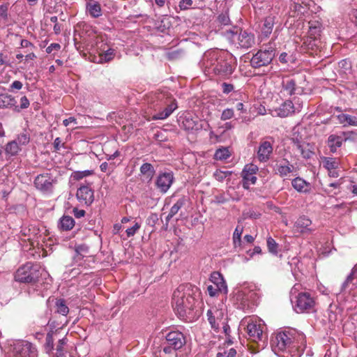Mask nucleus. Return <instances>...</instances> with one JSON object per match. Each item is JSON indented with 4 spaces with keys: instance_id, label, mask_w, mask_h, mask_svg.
Listing matches in <instances>:
<instances>
[{
    "instance_id": "a878e982",
    "label": "nucleus",
    "mask_w": 357,
    "mask_h": 357,
    "mask_svg": "<svg viewBox=\"0 0 357 357\" xmlns=\"http://www.w3.org/2000/svg\"><path fill=\"white\" fill-rule=\"evenodd\" d=\"M278 116L286 117L294 112V106L291 100H287L282 103L276 110Z\"/></svg>"
},
{
    "instance_id": "338daca9",
    "label": "nucleus",
    "mask_w": 357,
    "mask_h": 357,
    "mask_svg": "<svg viewBox=\"0 0 357 357\" xmlns=\"http://www.w3.org/2000/svg\"><path fill=\"white\" fill-rule=\"evenodd\" d=\"M192 4V0H181L178 6L181 10H187Z\"/></svg>"
},
{
    "instance_id": "603ef678",
    "label": "nucleus",
    "mask_w": 357,
    "mask_h": 357,
    "mask_svg": "<svg viewBox=\"0 0 357 357\" xmlns=\"http://www.w3.org/2000/svg\"><path fill=\"white\" fill-rule=\"evenodd\" d=\"M229 201V198L227 197L224 192L219 193L215 195L213 197V199L211 201L212 203L216 204H225Z\"/></svg>"
},
{
    "instance_id": "4be33fe9",
    "label": "nucleus",
    "mask_w": 357,
    "mask_h": 357,
    "mask_svg": "<svg viewBox=\"0 0 357 357\" xmlns=\"http://www.w3.org/2000/svg\"><path fill=\"white\" fill-rule=\"evenodd\" d=\"M50 301H55L54 307L56 308L55 313L59 314L66 318L69 312V307L67 305L66 301L63 298H54L50 297L47 299V303H50Z\"/></svg>"
},
{
    "instance_id": "bb28decb",
    "label": "nucleus",
    "mask_w": 357,
    "mask_h": 357,
    "mask_svg": "<svg viewBox=\"0 0 357 357\" xmlns=\"http://www.w3.org/2000/svg\"><path fill=\"white\" fill-rule=\"evenodd\" d=\"M336 117L339 123L342 124L343 126H357V116L342 113L337 115Z\"/></svg>"
},
{
    "instance_id": "39448f33",
    "label": "nucleus",
    "mask_w": 357,
    "mask_h": 357,
    "mask_svg": "<svg viewBox=\"0 0 357 357\" xmlns=\"http://www.w3.org/2000/svg\"><path fill=\"white\" fill-rule=\"evenodd\" d=\"M40 275V266L32 262H27L17 270L15 280L21 283L34 284L38 281Z\"/></svg>"
},
{
    "instance_id": "f8f14e48",
    "label": "nucleus",
    "mask_w": 357,
    "mask_h": 357,
    "mask_svg": "<svg viewBox=\"0 0 357 357\" xmlns=\"http://www.w3.org/2000/svg\"><path fill=\"white\" fill-rule=\"evenodd\" d=\"M76 197L80 203L90 206L94 200V191L91 188V183L80 185L77 190Z\"/></svg>"
},
{
    "instance_id": "c85d7f7f",
    "label": "nucleus",
    "mask_w": 357,
    "mask_h": 357,
    "mask_svg": "<svg viewBox=\"0 0 357 357\" xmlns=\"http://www.w3.org/2000/svg\"><path fill=\"white\" fill-rule=\"evenodd\" d=\"M75 225L74 219L68 215H63L59 220V227L63 231H69Z\"/></svg>"
},
{
    "instance_id": "412c9836",
    "label": "nucleus",
    "mask_w": 357,
    "mask_h": 357,
    "mask_svg": "<svg viewBox=\"0 0 357 357\" xmlns=\"http://www.w3.org/2000/svg\"><path fill=\"white\" fill-rule=\"evenodd\" d=\"M140 175L143 177V181H146L147 183H150L155 174V170L152 164L149 162H145L139 168Z\"/></svg>"
},
{
    "instance_id": "09e8293b",
    "label": "nucleus",
    "mask_w": 357,
    "mask_h": 357,
    "mask_svg": "<svg viewBox=\"0 0 357 357\" xmlns=\"http://www.w3.org/2000/svg\"><path fill=\"white\" fill-rule=\"evenodd\" d=\"M323 165L328 170L335 169L337 167V162L334 158H324L323 160Z\"/></svg>"
},
{
    "instance_id": "b1692460",
    "label": "nucleus",
    "mask_w": 357,
    "mask_h": 357,
    "mask_svg": "<svg viewBox=\"0 0 357 357\" xmlns=\"http://www.w3.org/2000/svg\"><path fill=\"white\" fill-rule=\"evenodd\" d=\"M86 10L93 18L102 16V8L99 2L89 1L86 4Z\"/></svg>"
},
{
    "instance_id": "c9c22d12",
    "label": "nucleus",
    "mask_w": 357,
    "mask_h": 357,
    "mask_svg": "<svg viewBox=\"0 0 357 357\" xmlns=\"http://www.w3.org/2000/svg\"><path fill=\"white\" fill-rule=\"evenodd\" d=\"M54 334H56V333H53V331H49L46 335L44 348H45L46 353H47L49 354H52L53 351H54L53 335Z\"/></svg>"
},
{
    "instance_id": "a211bd4d",
    "label": "nucleus",
    "mask_w": 357,
    "mask_h": 357,
    "mask_svg": "<svg viewBox=\"0 0 357 357\" xmlns=\"http://www.w3.org/2000/svg\"><path fill=\"white\" fill-rule=\"evenodd\" d=\"M273 150V144L271 142L267 140L261 141L257 151V158L259 161L266 162L268 160Z\"/></svg>"
},
{
    "instance_id": "f257e3e1",
    "label": "nucleus",
    "mask_w": 357,
    "mask_h": 357,
    "mask_svg": "<svg viewBox=\"0 0 357 357\" xmlns=\"http://www.w3.org/2000/svg\"><path fill=\"white\" fill-rule=\"evenodd\" d=\"M199 294V288L191 284L179 285L173 293L172 306L176 314L182 319L191 318Z\"/></svg>"
},
{
    "instance_id": "aec40b11",
    "label": "nucleus",
    "mask_w": 357,
    "mask_h": 357,
    "mask_svg": "<svg viewBox=\"0 0 357 357\" xmlns=\"http://www.w3.org/2000/svg\"><path fill=\"white\" fill-rule=\"evenodd\" d=\"M17 103L15 98L8 93H0V109H12L14 111V106Z\"/></svg>"
},
{
    "instance_id": "e2e57ef3",
    "label": "nucleus",
    "mask_w": 357,
    "mask_h": 357,
    "mask_svg": "<svg viewBox=\"0 0 357 357\" xmlns=\"http://www.w3.org/2000/svg\"><path fill=\"white\" fill-rule=\"evenodd\" d=\"M221 325H222L223 333L227 336V338L228 340V342L230 343V344H232L233 342L229 339L230 332H231V329H230L229 325L227 324V321L225 322H224L223 324H222Z\"/></svg>"
},
{
    "instance_id": "de8ad7c7",
    "label": "nucleus",
    "mask_w": 357,
    "mask_h": 357,
    "mask_svg": "<svg viewBox=\"0 0 357 357\" xmlns=\"http://www.w3.org/2000/svg\"><path fill=\"white\" fill-rule=\"evenodd\" d=\"M92 170H84V171H75L73 172L71 174V177L75 181H79L82 179L84 177L89 176L91 174H93Z\"/></svg>"
},
{
    "instance_id": "2f4dec72",
    "label": "nucleus",
    "mask_w": 357,
    "mask_h": 357,
    "mask_svg": "<svg viewBox=\"0 0 357 357\" xmlns=\"http://www.w3.org/2000/svg\"><path fill=\"white\" fill-rule=\"evenodd\" d=\"M75 251L77 254L75 257L77 259H74V260L76 262H79L82 259H83V258L84 257V254L89 253V247L84 243L76 245L75 246Z\"/></svg>"
},
{
    "instance_id": "c03bdc74",
    "label": "nucleus",
    "mask_w": 357,
    "mask_h": 357,
    "mask_svg": "<svg viewBox=\"0 0 357 357\" xmlns=\"http://www.w3.org/2000/svg\"><path fill=\"white\" fill-rule=\"evenodd\" d=\"M216 22L220 26H226L231 24V20L229 19L228 12L220 14L218 17Z\"/></svg>"
},
{
    "instance_id": "393cba45",
    "label": "nucleus",
    "mask_w": 357,
    "mask_h": 357,
    "mask_svg": "<svg viewBox=\"0 0 357 357\" xmlns=\"http://www.w3.org/2000/svg\"><path fill=\"white\" fill-rule=\"evenodd\" d=\"M275 17L273 15L267 16L263 22L261 28V34L263 36L267 38L272 33L273 26L275 24Z\"/></svg>"
},
{
    "instance_id": "3c124183",
    "label": "nucleus",
    "mask_w": 357,
    "mask_h": 357,
    "mask_svg": "<svg viewBox=\"0 0 357 357\" xmlns=\"http://www.w3.org/2000/svg\"><path fill=\"white\" fill-rule=\"evenodd\" d=\"M231 172L218 169L214 172L213 176L217 181L222 182L227 176H231Z\"/></svg>"
},
{
    "instance_id": "a18cd8bd",
    "label": "nucleus",
    "mask_w": 357,
    "mask_h": 357,
    "mask_svg": "<svg viewBox=\"0 0 357 357\" xmlns=\"http://www.w3.org/2000/svg\"><path fill=\"white\" fill-rule=\"evenodd\" d=\"M30 105V102L26 96H23L20 98V104H15L14 106V112H20L22 109H27Z\"/></svg>"
},
{
    "instance_id": "37998d69",
    "label": "nucleus",
    "mask_w": 357,
    "mask_h": 357,
    "mask_svg": "<svg viewBox=\"0 0 357 357\" xmlns=\"http://www.w3.org/2000/svg\"><path fill=\"white\" fill-rule=\"evenodd\" d=\"M296 146L297 149L300 150L303 158H310L312 154V151L311 150L312 146L309 144H301L299 143H296Z\"/></svg>"
},
{
    "instance_id": "9d476101",
    "label": "nucleus",
    "mask_w": 357,
    "mask_h": 357,
    "mask_svg": "<svg viewBox=\"0 0 357 357\" xmlns=\"http://www.w3.org/2000/svg\"><path fill=\"white\" fill-rule=\"evenodd\" d=\"M206 316L211 328L216 333L219 332L220 325L227 321V317H225V310L216 307L209 309L206 312Z\"/></svg>"
},
{
    "instance_id": "2eb2a0df",
    "label": "nucleus",
    "mask_w": 357,
    "mask_h": 357,
    "mask_svg": "<svg viewBox=\"0 0 357 357\" xmlns=\"http://www.w3.org/2000/svg\"><path fill=\"white\" fill-rule=\"evenodd\" d=\"M166 342L174 349H179L185 344V337L181 332L174 331L167 334Z\"/></svg>"
},
{
    "instance_id": "473e14b6",
    "label": "nucleus",
    "mask_w": 357,
    "mask_h": 357,
    "mask_svg": "<svg viewBox=\"0 0 357 357\" xmlns=\"http://www.w3.org/2000/svg\"><path fill=\"white\" fill-rule=\"evenodd\" d=\"M239 29L237 26H232L229 29H226L222 34L232 43H236L238 35L239 33Z\"/></svg>"
},
{
    "instance_id": "9b49d317",
    "label": "nucleus",
    "mask_w": 357,
    "mask_h": 357,
    "mask_svg": "<svg viewBox=\"0 0 357 357\" xmlns=\"http://www.w3.org/2000/svg\"><path fill=\"white\" fill-rule=\"evenodd\" d=\"M174 181L172 171L160 172L155 179V186L161 193H166Z\"/></svg>"
},
{
    "instance_id": "0e129e2a",
    "label": "nucleus",
    "mask_w": 357,
    "mask_h": 357,
    "mask_svg": "<svg viewBox=\"0 0 357 357\" xmlns=\"http://www.w3.org/2000/svg\"><path fill=\"white\" fill-rule=\"evenodd\" d=\"M213 282L214 285H208L207 287V291L211 297L215 296L218 294V287H216L215 281L213 280Z\"/></svg>"
},
{
    "instance_id": "5701e85b",
    "label": "nucleus",
    "mask_w": 357,
    "mask_h": 357,
    "mask_svg": "<svg viewBox=\"0 0 357 357\" xmlns=\"http://www.w3.org/2000/svg\"><path fill=\"white\" fill-rule=\"evenodd\" d=\"M311 225L312 220L305 215H302L295 222L294 229L297 232L303 233L310 230L309 227Z\"/></svg>"
},
{
    "instance_id": "49530a36",
    "label": "nucleus",
    "mask_w": 357,
    "mask_h": 357,
    "mask_svg": "<svg viewBox=\"0 0 357 357\" xmlns=\"http://www.w3.org/2000/svg\"><path fill=\"white\" fill-rule=\"evenodd\" d=\"M17 142V144L21 146L26 145L29 143L30 141V135L26 130H24L22 132L18 135L17 139H15Z\"/></svg>"
},
{
    "instance_id": "7ed1b4c3",
    "label": "nucleus",
    "mask_w": 357,
    "mask_h": 357,
    "mask_svg": "<svg viewBox=\"0 0 357 357\" xmlns=\"http://www.w3.org/2000/svg\"><path fill=\"white\" fill-rule=\"evenodd\" d=\"M147 101L153 109L148 121L165 120L175 111L178 106L175 98L166 91H155L149 93Z\"/></svg>"
},
{
    "instance_id": "774afa93",
    "label": "nucleus",
    "mask_w": 357,
    "mask_h": 357,
    "mask_svg": "<svg viewBox=\"0 0 357 357\" xmlns=\"http://www.w3.org/2000/svg\"><path fill=\"white\" fill-rule=\"evenodd\" d=\"M344 135H345V138H344L345 141H347V140L356 141L357 140V130L344 133Z\"/></svg>"
},
{
    "instance_id": "13d9d810",
    "label": "nucleus",
    "mask_w": 357,
    "mask_h": 357,
    "mask_svg": "<svg viewBox=\"0 0 357 357\" xmlns=\"http://www.w3.org/2000/svg\"><path fill=\"white\" fill-rule=\"evenodd\" d=\"M338 66L344 73L351 68V62L348 59H342L338 63Z\"/></svg>"
},
{
    "instance_id": "4c0bfd02",
    "label": "nucleus",
    "mask_w": 357,
    "mask_h": 357,
    "mask_svg": "<svg viewBox=\"0 0 357 357\" xmlns=\"http://www.w3.org/2000/svg\"><path fill=\"white\" fill-rule=\"evenodd\" d=\"M231 155V153L227 147H222L216 150L214 158L217 160H226Z\"/></svg>"
},
{
    "instance_id": "4468645a",
    "label": "nucleus",
    "mask_w": 357,
    "mask_h": 357,
    "mask_svg": "<svg viewBox=\"0 0 357 357\" xmlns=\"http://www.w3.org/2000/svg\"><path fill=\"white\" fill-rule=\"evenodd\" d=\"M312 303V298H311L310 293H300L298 296H296V304L294 305L295 310L297 312H303L311 308Z\"/></svg>"
},
{
    "instance_id": "c756f323",
    "label": "nucleus",
    "mask_w": 357,
    "mask_h": 357,
    "mask_svg": "<svg viewBox=\"0 0 357 357\" xmlns=\"http://www.w3.org/2000/svg\"><path fill=\"white\" fill-rule=\"evenodd\" d=\"M294 166L292 165H290L287 160H284L283 162H280L279 165H277L276 169L277 172L281 176H287L289 174L292 172Z\"/></svg>"
},
{
    "instance_id": "cd10ccee",
    "label": "nucleus",
    "mask_w": 357,
    "mask_h": 357,
    "mask_svg": "<svg viewBox=\"0 0 357 357\" xmlns=\"http://www.w3.org/2000/svg\"><path fill=\"white\" fill-rule=\"evenodd\" d=\"M67 324L68 321L66 318H64L63 320L59 321L54 317L49 319L46 325L50 326V331H53V333H56L59 330L62 329L65 326L67 325Z\"/></svg>"
},
{
    "instance_id": "a19ab883",
    "label": "nucleus",
    "mask_w": 357,
    "mask_h": 357,
    "mask_svg": "<svg viewBox=\"0 0 357 357\" xmlns=\"http://www.w3.org/2000/svg\"><path fill=\"white\" fill-rule=\"evenodd\" d=\"M67 341L66 337L59 340L56 347V353L53 357H66L64 346L67 344Z\"/></svg>"
},
{
    "instance_id": "6e6552de",
    "label": "nucleus",
    "mask_w": 357,
    "mask_h": 357,
    "mask_svg": "<svg viewBox=\"0 0 357 357\" xmlns=\"http://www.w3.org/2000/svg\"><path fill=\"white\" fill-rule=\"evenodd\" d=\"M57 180L50 173L38 175L34 179V186L43 194H52Z\"/></svg>"
},
{
    "instance_id": "72a5a7b5",
    "label": "nucleus",
    "mask_w": 357,
    "mask_h": 357,
    "mask_svg": "<svg viewBox=\"0 0 357 357\" xmlns=\"http://www.w3.org/2000/svg\"><path fill=\"white\" fill-rule=\"evenodd\" d=\"M211 278L212 281H213V280H218L215 282L216 287H218V293L223 292L226 294L227 292V287L223 280L222 275L219 273H213L211 275Z\"/></svg>"
},
{
    "instance_id": "e433bc0d",
    "label": "nucleus",
    "mask_w": 357,
    "mask_h": 357,
    "mask_svg": "<svg viewBox=\"0 0 357 357\" xmlns=\"http://www.w3.org/2000/svg\"><path fill=\"white\" fill-rule=\"evenodd\" d=\"M21 150L17 140L8 142L5 148L6 153L10 155H15Z\"/></svg>"
},
{
    "instance_id": "f3484780",
    "label": "nucleus",
    "mask_w": 357,
    "mask_h": 357,
    "mask_svg": "<svg viewBox=\"0 0 357 357\" xmlns=\"http://www.w3.org/2000/svg\"><path fill=\"white\" fill-rule=\"evenodd\" d=\"M255 43V36L245 30H240L236 45L243 49H248L254 45Z\"/></svg>"
},
{
    "instance_id": "7c9ffc66",
    "label": "nucleus",
    "mask_w": 357,
    "mask_h": 357,
    "mask_svg": "<svg viewBox=\"0 0 357 357\" xmlns=\"http://www.w3.org/2000/svg\"><path fill=\"white\" fill-rule=\"evenodd\" d=\"M343 139L340 136L331 135L328 139V146L332 152H335L337 149L342 146Z\"/></svg>"
},
{
    "instance_id": "58836bf2",
    "label": "nucleus",
    "mask_w": 357,
    "mask_h": 357,
    "mask_svg": "<svg viewBox=\"0 0 357 357\" xmlns=\"http://www.w3.org/2000/svg\"><path fill=\"white\" fill-rule=\"evenodd\" d=\"M189 201V198L187 196H181L176 202L172 206L170 211L172 213H174L175 215L178 212V211L184 206Z\"/></svg>"
},
{
    "instance_id": "6ab92c4d",
    "label": "nucleus",
    "mask_w": 357,
    "mask_h": 357,
    "mask_svg": "<svg viewBox=\"0 0 357 357\" xmlns=\"http://www.w3.org/2000/svg\"><path fill=\"white\" fill-rule=\"evenodd\" d=\"M296 82L294 79L289 77H283L282 81V90L284 96H291L296 93Z\"/></svg>"
},
{
    "instance_id": "69168bd1",
    "label": "nucleus",
    "mask_w": 357,
    "mask_h": 357,
    "mask_svg": "<svg viewBox=\"0 0 357 357\" xmlns=\"http://www.w3.org/2000/svg\"><path fill=\"white\" fill-rule=\"evenodd\" d=\"M23 84L22 82L15 80L9 86L8 91L10 92L14 91L15 90L22 89Z\"/></svg>"
},
{
    "instance_id": "dca6fc26",
    "label": "nucleus",
    "mask_w": 357,
    "mask_h": 357,
    "mask_svg": "<svg viewBox=\"0 0 357 357\" xmlns=\"http://www.w3.org/2000/svg\"><path fill=\"white\" fill-rule=\"evenodd\" d=\"M320 18L319 16H314V47H316L321 53L324 45L323 44V36H321L322 24L319 22Z\"/></svg>"
},
{
    "instance_id": "0eeeda50",
    "label": "nucleus",
    "mask_w": 357,
    "mask_h": 357,
    "mask_svg": "<svg viewBox=\"0 0 357 357\" xmlns=\"http://www.w3.org/2000/svg\"><path fill=\"white\" fill-rule=\"evenodd\" d=\"M275 51L272 47L259 50L250 60L251 66L254 68L268 66L275 57Z\"/></svg>"
},
{
    "instance_id": "864d4df0",
    "label": "nucleus",
    "mask_w": 357,
    "mask_h": 357,
    "mask_svg": "<svg viewBox=\"0 0 357 357\" xmlns=\"http://www.w3.org/2000/svg\"><path fill=\"white\" fill-rule=\"evenodd\" d=\"M10 3L8 2L0 5V18L3 20H8V11Z\"/></svg>"
},
{
    "instance_id": "ddd939ff",
    "label": "nucleus",
    "mask_w": 357,
    "mask_h": 357,
    "mask_svg": "<svg viewBox=\"0 0 357 357\" xmlns=\"http://www.w3.org/2000/svg\"><path fill=\"white\" fill-rule=\"evenodd\" d=\"M246 329L249 338L252 341L256 342L262 341L264 337L263 327L259 322L256 320H250L246 326Z\"/></svg>"
},
{
    "instance_id": "423d86ee",
    "label": "nucleus",
    "mask_w": 357,
    "mask_h": 357,
    "mask_svg": "<svg viewBox=\"0 0 357 357\" xmlns=\"http://www.w3.org/2000/svg\"><path fill=\"white\" fill-rule=\"evenodd\" d=\"M179 126L188 132L201 130L203 128L201 120L196 115L185 112L178 119Z\"/></svg>"
},
{
    "instance_id": "f03ea898",
    "label": "nucleus",
    "mask_w": 357,
    "mask_h": 357,
    "mask_svg": "<svg viewBox=\"0 0 357 357\" xmlns=\"http://www.w3.org/2000/svg\"><path fill=\"white\" fill-rule=\"evenodd\" d=\"M231 61V56L228 53L212 50L204 54L201 64L205 73L213 74L222 79H228L234 70Z\"/></svg>"
},
{
    "instance_id": "ea45409f",
    "label": "nucleus",
    "mask_w": 357,
    "mask_h": 357,
    "mask_svg": "<svg viewBox=\"0 0 357 357\" xmlns=\"http://www.w3.org/2000/svg\"><path fill=\"white\" fill-rule=\"evenodd\" d=\"M255 174H248V173L242 174L243 178V188L248 190L250 184H255L257 182V177Z\"/></svg>"
},
{
    "instance_id": "79ce46f5",
    "label": "nucleus",
    "mask_w": 357,
    "mask_h": 357,
    "mask_svg": "<svg viewBox=\"0 0 357 357\" xmlns=\"http://www.w3.org/2000/svg\"><path fill=\"white\" fill-rule=\"evenodd\" d=\"M291 184L292 186L299 192H306L307 190L306 182L299 177L293 179Z\"/></svg>"
},
{
    "instance_id": "8fccbe9b",
    "label": "nucleus",
    "mask_w": 357,
    "mask_h": 357,
    "mask_svg": "<svg viewBox=\"0 0 357 357\" xmlns=\"http://www.w3.org/2000/svg\"><path fill=\"white\" fill-rule=\"evenodd\" d=\"M267 247L268 251L273 255H277L278 252V244L272 237L267 238Z\"/></svg>"
},
{
    "instance_id": "20e7f679",
    "label": "nucleus",
    "mask_w": 357,
    "mask_h": 357,
    "mask_svg": "<svg viewBox=\"0 0 357 357\" xmlns=\"http://www.w3.org/2000/svg\"><path fill=\"white\" fill-rule=\"evenodd\" d=\"M301 338L302 337L295 330H280L272 338L271 345L275 353L287 352L291 357H299L303 351L299 342Z\"/></svg>"
},
{
    "instance_id": "6e6d98bb",
    "label": "nucleus",
    "mask_w": 357,
    "mask_h": 357,
    "mask_svg": "<svg viewBox=\"0 0 357 357\" xmlns=\"http://www.w3.org/2000/svg\"><path fill=\"white\" fill-rule=\"evenodd\" d=\"M258 171V167L254 164L246 165L242 171V174H255Z\"/></svg>"
},
{
    "instance_id": "4d7b16f0",
    "label": "nucleus",
    "mask_w": 357,
    "mask_h": 357,
    "mask_svg": "<svg viewBox=\"0 0 357 357\" xmlns=\"http://www.w3.org/2000/svg\"><path fill=\"white\" fill-rule=\"evenodd\" d=\"M236 355V351L234 348L229 350H225L222 352H218L216 357H234Z\"/></svg>"
},
{
    "instance_id": "5fc2aeb1",
    "label": "nucleus",
    "mask_w": 357,
    "mask_h": 357,
    "mask_svg": "<svg viewBox=\"0 0 357 357\" xmlns=\"http://www.w3.org/2000/svg\"><path fill=\"white\" fill-rule=\"evenodd\" d=\"M243 231V227L241 226H237L234 230V234H233V241L234 243L236 244V243H240L241 241V234Z\"/></svg>"
},
{
    "instance_id": "052dcab7",
    "label": "nucleus",
    "mask_w": 357,
    "mask_h": 357,
    "mask_svg": "<svg viewBox=\"0 0 357 357\" xmlns=\"http://www.w3.org/2000/svg\"><path fill=\"white\" fill-rule=\"evenodd\" d=\"M141 225L139 223L135 222V224L132 227L128 228L126 229V232L127 236L128 237L134 236L136 234V232L139 229Z\"/></svg>"
},
{
    "instance_id": "680f3d73",
    "label": "nucleus",
    "mask_w": 357,
    "mask_h": 357,
    "mask_svg": "<svg viewBox=\"0 0 357 357\" xmlns=\"http://www.w3.org/2000/svg\"><path fill=\"white\" fill-rule=\"evenodd\" d=\"M21 47L27 49L26 51H33L36 48L34 45L26 39H22L20 42Z\"/></svg>"
},
{
    "instance_id": "f704fd0d",
    "label": "nucleus",
    "mask_w": 357,
    "mask_h": 357,
    "mask_svg": "<svg viewBox=\"0 0 357 357\" xmlns=\"http://www.w3.org/2000/svg\"><path fill=\"white\" fill-rule=\"evenodd\" d=\"M115 55V50L112 48H109L107 50L100 54L98 60L96 61L98 63H103L111 61Z\"/></svg>"
},
{
    "instance_id": "1a4fd4ad",
    "label": "nucleus",
    "mask_w": 357,
    "mask_h": 357,
    "mask_svg": "<svg viewBox=\"0 0 357 357\" xmlns=\"http://www.w3.org/2000/svg\"><path fill=\"white\" fill-rule=\"evenodd\" d=\"M35 345L27 341H18L13 344L11 357H37Z\"/></svg>"
},
{
    "instance_id": "bf43d9fd",
    "label": "nucleus",
    "mask_w": 357,
    "mask_h": 357,
    "mask_svg": "<svg viewBox=\"0 0 357 357\" xmlns=\"http://www.w3.org/2000/svg\"><path fill=\"white\" fill-rule=\"evenodd\" d=\"M234 116L233 109L227 108L223 110L221 114V120L226 121L231 119Z\"/></svg>"
}]
</instances>
